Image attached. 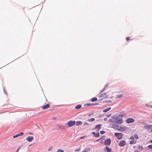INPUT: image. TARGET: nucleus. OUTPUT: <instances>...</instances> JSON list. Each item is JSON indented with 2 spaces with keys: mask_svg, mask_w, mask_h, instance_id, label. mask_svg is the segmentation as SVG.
<instances>
[{
  "mask_svg": "<svg viewBox=\"0 0 152 152\" xmlns=\"http://www.w3.org/2000/svg\"><path fill=\"white\" fill-rule=\"evenodd\" d=\"M126 144V141L124 140L121 141L118 143V145L121 147H123Z\"/></svg>",
  "mask_w": 152,
  "mask_h": 152,
  "instance_id": "nucleus-8",
  "label": "nucleus"
},
{
  "mask_svg": "<svg viewBox=\"0 0 152 152\" xmlns=\"http://www.w3.org/2000/svg\"><path fill=\"white\" fill-rule=\"evenodd\" d=\"M34 139V137L32 136H28L26 138V140L29 142L32 141Z\"/></svg>",
  "mask_w": 152,
  "mask_h": 152,
  "instance_id": "nucleus-11",
  "label": "nucleus"
},
{
  "mask_svg": "<svg viewBox=\"0 0 152 152\" xmlns=\"http://www.w3.org/2000/svg\"><path fill=\"white\" fill-rule=\"evenodd\" d=\"M109 121L114 122L116 124H121L123 123V119L120 117V115L117 116H112L111 118L109 120Z\"/></svg>",
  "mask_w": 152,
  "mask_h": 152,
  "instance_id": "nucleus-1",
  "label": "nucleus"
},
{
  "mask_svg": "<svg viewBox=\"0 0 152 152\" xmlns=\"http://www.w3.org/2000/svg\"><path fill=\"white\" fill-rule=\"evenodd\" d=\"M120 115V118H122V117H123V116H124V115L123 114H121L120 115Z\"/></svg>",
  "mask_w": 152,
  "mask_h": 152,
  "instance_id": "nucleus-27",
  "label": "nucleus"
},
{
  "mask_svg": "<svg viewBox=\"0 0 152 152\" xmlns=\"http://www.w3.org/2000/svg\"><path fill=\"white\" fill-rule=\"evenodd\" d=\"M84 126L86 125H89V124H88V123H87V122H85V123L84 124Z\"/></svg>",
  "mask_w": 152,
  "mask_h": 152,
  "instance_id": "nucleus-31",
  "label": "nucleus"
},
{
  "mask_svg": "<svg viewBox=\"0 0 152 152\" xmlns=\"http://www.w3.org/2000/svg\"><path fill=\"white\" fill-rule=\"evenodd\" d=\"M111 109V108L110 107H108L106 109H105L104 110H103V112L105 113L107 112L110 109Z\"/></svg>",
  "mask_w": 152,
  "mask_h": 152,
  "instance_id": "nucleus-15",
  "label": "nucleus"
},
{
  "mask_svg": "<svg viewBox=\"0 0 152 152\" xmlns=\"http://www.w3.org/2000/svg\"><path fill=\"white\" fill-rule=\"evenodd\" d=\"M52 148V147L51 148H49L48 150L49 151H50V149Z\"/></svg>",
  "mask_w": 152,
  "mask_h": 152,
  "instance_id": "nucleus-40",
  "label": "nucleus"
},
{
  "mask_svg": "<svg viewBox=\"0 0 152 152\" xmlns=\"http://www.w3.org/2000/svg\"><path fill=\"white\" fill-rule=\"evenodd\" d=\"M129 37H126V40L127 41L129 40Z\"/></svg>",
  "mask_w": 152,
  "mask_h": 152,
  "instance_id": "nucleus-30",
  "label": "nucleus"
},
{
  "mask_svg": "<svg viewBox=\"0 0 152 152\" xmlns=\"http://www.w3.org/2000/svg\"><path fill=\"white\" fill-rule=\"evenodd\" d=\"M50 104H48L44 105V106L42 107V108L43 109H45L48 108L50 107Z\"/></svg>",
  "mask_w": 152,
  "mask_h": 152,
  "instance_id": "nucleus-12",
  "label": "nucleus"
},
{
  "mask_svg": "<svg viewBox=\"0 0 152 152\" xmlns=\"http://www.w3.org/2000/svg\"><path fill=\"white\" fill-rule=\"evenodd\" d=\"M82 107L81 105H78L75 107V108L76 109H79Z\"/></svg>",
  "mask_w": 152,
  "mask_h": 152,
  "instance_id": "nucleus-19",
  "label": "nucleus"
},
{
  "mask_svg": "<svg viewBox=\"0 0 152 152\" xmlns=\"http://www.w3.org/2000/svg\"><path fill=\"white\" fill-rule=\"evenodd\" d=\"M151 130L150 131L151 132H152V127H151Z\"/></svg>",
  "mask_w": 152,
  "mask_h": 152,
  "instance_id": "nucleus-38",
  "label": "nucleus"
},
{
  "mask_svg": "<svg viewBox=\"0 0 152 152\" xmlns=\"http://www.w3.org/2000/svg\"><path fill=\"white\" fill-rule=\"evenodd\" d=\"M90 149L89 148H87L85 149L82 151L81 152H88L90 151Z\"/></svg>",
  "mask_w": 152,
  "mask_h": 152,
  "instance_id": "nucleus-13",
  "label": "nucleus"
},
{
  "mask_svg": "<svg viewBox=\"0 0 152 152\" xmlns=\"http://www.w3.org/2000/svg\"><path fill=\"white\" fill-rule=\"evenodd\" d=\"M23 132H21L19 134H18L19 136L23 135Z\"/></svg>",
  "mask_w": 152,
  "mask_h": 152,
  "instance_id": "nucleus-28",
  "label": "nucleus"
},
{
  "mask_svg": "<svg viewBox=\"0 0 152 152\" xmlns=\"http://www.w3.org/2000/svg\"><path fill=\"white\" fill-rule=\"evenodd\" d=\"M95 136L96 137H99V133H98L97 134V135H96Z\"/></svg>",
  "mask_w": 152,
  "mask_h": 152,
  "instance_id": "nucleus-33",
  "label": "nucleus"
},
{
  "mask_svg": "<svg viewBox=\"0 0 152 152\" xmlns=\"http://www.w3.org/2000/svg\"><path fill=\"white\" fill-rule=\"evenodd\" d=\"M138 138V136L137 134H134V136H132L131 137L130 139L131 140L130 141V144H135L137 141V139Z\"/></svg>",
  "mask_w": 152,
  "mask_h": 152,
  "instance_id": "nucleus-2",
  "label": "nucleus"
},
{
  "mask_svg": "<svg viewBox=\"0 0 152 152\" xmlns=\"http://www.w3.org/2000/svg\"><path fill=\"white\" fill-rule=\"evenodd\" d=\"M135 151V152H138V151Z\"/></svg>",
  "mask_w": 152,
  "mask_h": 152,
  "instance_id": "nucleus-43",
  "label": "nucleus"
},
{
  "mask_svg": "<svg viewBox=\"0 0 152 152\" xmlns=\"http://www.w3.org/2000/svg\"><path fill=\"white\" fill-rule=\"evenodd\" d=\"M98 104V103H96V104H86V105H87V106H91L92 105H95V104Z\"/></svg>",
  "mask_w": 152,
  "mask_h": 152,
  "instance_id": "nucleus-22",
  "label": "nucleus"
},
{
  "mask_svg": "<svg viewBox=\"0 0 152 152\" xmlns=\"http://www.w3.org/2000/svg\"><path fill=\"white\" fill-rule=\"evenodd\" d=\"M80 149H75V151H78L80 150Z\"/></svg>",
  "mask_w": 152,
  "mask_h": 152,
  "instance_id": "nucleus-36",
  "label": "nucleus"
},
{
  "mask_svg": "<svg viewBox=\"0 0 152 152\" xmlns=\"http://www.w3.org/2000/svg\"><path fill=\"white\" fill-rule=\"evenodd\" d=\"M100 139H98V140H97L96 141H98Z\"/></svg>",
  "mask_w": 152,
  "mask_h": 152,
  "instance_id": "nucleus-42",
  "label": "nucleus"
},
{
  "mask_svg": "<svg viewBox=\"0 0 152 152\" xmlns=\"http://www.w3.org/2000/svg\"><path fill=\"white\" fill-rule=\"evenodd\" d=\"M31 145H29V146H30Z\"/></svg>",
  "mask_w": 152,
  "mask_h": 152,
  "instance_id": "nucleus-46",
  "label": "nucleus"
},
{
  "mask_svg": "<svg viewBox=\"0 0 152 152\" xmlns=\"http://www.w3.org/2000/svg\"><path fill=\"white\" fill-rule=\"evenodd\" d=\"M114 135L118 140L121 139L123 136V134L120 133H115Z\"/></svg>",
  "mask_w": 152,
  "mask_h": 152,
  "instance_id": "nucleus-4",
  "label": "nucleus"
},
{
  "mask_svg": "<svg viewBox=\"0 0 152 152\" xmlns=\"http://www.w3.org/2000/svg\"><path fill=\"white\" fill-rule=\"evenodd\" d=\"M92 133L93 134H95V132H92Z\"/></svg>",
  "mask_w": 152,
  "mask_h": 152,
  "instance_id": "nucleus-41",
  "label": "nucleus"
},
{
  "mask_svg": "<svg viewBox=\"0 0 152 152\" xmlns=\"http://www.w3.org/2000/svg\"><path fill=\"white\" fill-rule=\"evenodd\" d=\"M134 119L132 118H127L126 120V122L127 123L129 124L134 122Z\"/></svg>",
  "mask_w": 152,
  "mask_h": 152,
  "instance_id": "nucleus-6",
  "label": "nucleus"
},
{
  "mask_svg": "<svg viewBox=\"0 0 152 152\" xmlns=\"http://www.w3.org/2000/svg\"><path fill=\"white\" fill-rule=\"evenodd\" d=\"M136 146H134L133 147V148H136Z\"/></svg>",
  "mask_w": 152,
  "mask_h": 152,
  "instance_id": "nucleus-44",
  "label": "nucleus"
},
{
  "mask_svg": "<svg viewBox=\"0 0 152 152\" xmlns=\"http://www.w3.org/2000/svg\"><path fill=\"white\" fill-rule=\"evenodd\" d=\"M126 127L125 126H121L117 128V129L119 131L121 132L124 131L126 129Z\"/></svg>",
  "mask_w": 152,
  "mask_h": 152,
  "instance_id": "nucleus-7",
  "label": "nucleus"
},
{
  "mask_svg": "<svg viewBox=\"0 0 152 152\" xmlns=\"http://www.w3.org/2000/svg\"><path fill=\"white\" fill-rule=\"evenodd\" d=\"M123 96V94H119L117 95L116 96L117 98H119Z\"/></svg>",
  "mask_w": 152,
  "mask_h": 152,
  "instance_id": "nucleus-21",
  "label": "nucleus"
},
{
  "mask_svg": "<svg viewBox=\"0 0 152 152\" xmlns=\"http://www.w3.org/2000/svg\"><path fill=\"white\" fill-rule=\"evenodd\" d=\"M67 124L69 127H71L75 124V121H70L68 122Z\"/></svg>",
  "mask_w": 152,
  "mask_h": 152,
  "instance_id": "nucleus-5",
  "label": "nucleus"
},
{
  "mask_svg": "<svg viewBox=\"0 0 152 152\" xmlns=\"http://www.w3.org/2000/svg\"><path fill=\"white\" fill-rule=\"evenodd\" d=\"M19 148H18L17 149V151H16V152H18V151H19Z\"/></svg>",
  "mask_w": 152,
  "mask_h": 152,
  "instance_id": "nucleus-37",
  "label": "nucleus"
},
{
  "mask_svg": "<svg viewBox=\"0 0 152 152\" xmlns=\"http://www.w3.org/2000/svg\"><path fill=\"white\" fill-rule=\"evenodd\" d=\"M76 124L77 126H79V125H81L82 124V121H77Z\"/></svg>",
  "mask_w": 152,
  "mask_h": 152,
  "instance_id": "nucleus-18",
  "label": "nucleus"
},
{
  "mask_svg": "<svg viewBox=\"0 0 152 152\" xmlns=\"http://www.w3.org/2000/svg\"><path fill=\"white\" fill-rule=\"evenodd\" d=\"M111 115V114H110L109 115H107V117H110V116Z\"/></svg>",
  "mask_w": 152,
  "mask_h": 152,
  "instance_id": "nucleus-34",
  "label": "nucleus"
},
{
  "mask_svg": "<svg viewBox=\"0 0 152 152\" xmlns=\"http://www.w3.org/2000/svg\"><path fill=\"white\" fill-rule=\"evenodd\" d=\"M85 137V136H83V137H80V139H82L84 137Z\"/></svg>",
  "mask_w": 152,
  "mask_h": 152,
  "instance_id": "nucleus-35",
  "label": "nucleus"
},
{
  "mask_svg": "<svg viewBox=\"0 0 152 152\" xmlns=\"http://www.w3.org/2000/svg\"><path fill=\"white\" fill-rule=\"evenodd\" d=\"M109 94L107 92H105L101 94L99 96V98H101L102 99L107 98L108 97Z\"/></svg>",
  "mask_w": 152,
  "mask_h": 152,
  "instance_id": "nucleus-3",
  "label": "nucleus"
},
{
  "mask_svg": "<svg viewBox=\"0 0 152 152\" xmlns=\"http://www.w3.org/2000/svg\"><path fill=\"white\" fill-rule=\"evenodd\" d=\"M150 142H151V143H152V140H151L150 141Z\"/></svg>",
  "mask_w": 152,
  "mask_h": 152,
  "instance_id": "nucleus-45",
  "label": "nucleus"
},
{
  "mask_svg": "<svg viewBox=\"0 0 152 152\" xmlns=\"http://www.w3.org/2000/svg\"><path fill=\"white\" fill-rule=\"evenodd\" d=\"M18 136H19V135L18 134L15 135L14 136H13V138H16Z\"/></svg>",
  "mask_w": 152,
  "mask_h": 152,
  "instance_id": "nucleus-25",
  "label": "nucleus"
},
{
  "mask_svg": "<svg viewBox=\"0 0 152 152\" xmlns=\"http://www.w3.org/2000/svg\"><path fill=\"white\" fill-rule=\"evenodd\" d=\"M97 100V98L96 97H94L93 98H92L91 100L92 102H94L95 101H96Z\"/></svg>",
  "mask_w": 152,
  "mask_h": 152,
  "instance_id": "nucleus-20",
  "label": "nucleus"
},
{
  "mask_svg": "<svg viewBox=\"0 0 152 152\" xmlns=\"http://www.w3.org/2000/svg\"><path fill=\"white\" fill-rule=\"evenodd\" d=\"M151 127H152V125H149L146 123H145L144 124V128H145V129L149 130Z\"/></svg>",
  "mask_w": 152,
  "mask_h": 152,
  "instance_id": "nucleus-10",
  "label": "nucleus"
},
{
  "mask_svg": "<svg viewBox=\"0 0 152 152\" xmlns=\"http://www.w3.org/2000/svg\"><path fill=\"white\" fill-rule=\"evenodd\" d=\"M95 118H92L88 119L87 120V121H88V122H90L94 121H95Z\"/></svg>",
  "mask_w": 152,
  "mask_h": 152,
  "instance_id": "nucleus-17",
  "label": "nucleus"
},
{
  "mask_svg": "<svg viewBox=\"0 0 152 152\" xmlns=\"http://www.w3.org/2000/svg\"><path fill=\"white\" fill-rule=\"evenodd\" d=\"M105 133V132L103 131H102L100 132V133L101 134H104Z\"/></svg>",
  "mask_w": 152,
  "mask_h": 152,
  "instance_id": "nucleus-26",
  "label": "nucleus"
},
{
  "mask_svg": "<svg viewBox=\"0 0 152 152\" xmlns=\"http://www.w3.org/2000/svg\"><path fill=\"white\" fill-rule=\"evenodd\" d=\"M105 149L107 152H111V149L109 147L106 146L105 147Z\"/></svg>",
  "mask_w": 152,
  "mask_h": 152,
  "instance_id": "nucleus-14",
  "label": "nucleus"
},
{
  "mask_svg": "<svg viewBox=\"0 0 152 152\" xmlns=\"http://www.w3.org/2000/svg\"><path fill=\"white\" fill-rule=\"evenodd\" d=\"M93 115V114H89L88 115V116H90L91 115Z\"/></svg>",
  "mask_w": 152,
  "mask_h": 152,
  "instance_id": "nucleus-39",
  "label": "nucleus"
},
{
  "mask_svg": "<svg viewBox=\"0 0 152 152\" xmlns=\"http://www.w3.org/2000/svg\"><path fill=\"white\" fill-rule=\"evenodd\" d=\"M146 106L148 107H152V106L151 105H149L148 104H146Z\"/></svg>",
  "mask_w": 152,
  "mask_h": 152,
  "instance_id": "nucleus-29",
  "label": "nucleus"
},
{
  "mask_svg": "<svg viewBox=\"0 0 152 152\" xmlns=\"http://www.w3.org/2000/svg\"><path fill=\"white\" fill-rule=\"evenodd\" d=\"M105 90V88H104L103 89H102V91H100V93H101L102 92H103Z\"/></svg>",
  "mask_w": 152,
  "mask_h": 152,
  "instance_id": "nucleus-32",
  "label": "nucleus"
},
{
  "mask_svg": "<svg viewBox=\"0 0 152 152\" xmlns=\"http://www.w3.org/2000/svg\"><path fill=\"white\" fill-rule=\"evenodd\" d=\"M101 124H98L95 126V128L98 130H99L101 128Z\"/></svg>",
  "mask_w": 152,
  "mask_h": 152,
  "instance_id": "nucleus-16",
  "label": "nucleus"
},
{
  "mask_svg": "<svg viewBox=\"0 0 152 152\" xmlns=\"http://www.w3.org/2000/svg\"><path fill=\"white\" fill-rule=\"evenodd\" d=\"M64 151L62 150L59 149H58L57 151V152H64Z\"/></svg>",
  "mask_w": 152,
  "mask_h": 152,
  "instance_id": "nucleus-23",
  "label": "nucleus"
},
{
  "mask_svg": "<svg viewBox=\"0 0 152 152\" xmlns=\"http://www.w3.org/2000/svg\"><path fill=\"white\" fill-rule=\"evenodd\" d=\"M111 143V140L110 139H107L105 140L104 141V144L105 145H109Z\"/></svg>",
  "mask_w": 152,
  "mask_h": 152,
  "instance_id": "nucleus-9",
  "label": "nucleus"
},
{
  "mask_svg": "<svg viewBox=\"0 0 152 152\" xmlns=\"http://www.w3.org/2000/svg\"><path fill=\"white\" fill-rule=\"evenodd\" d=\"M148 148L149 149H152V145H149L148 146Z\"/></svg>",
  "mask_w": 152,
  "mask_h": 152,
  "instance_id": "nucleus-24",
  "label": "nucleus"
}]
</instances>
